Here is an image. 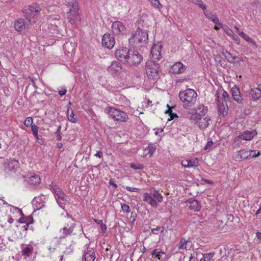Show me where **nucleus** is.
<instances>
[{
	"label": "nucleus",
	"mask_w": 261,
	"mask_h": 261,
	"mask_svg": "<svg viewBox=\"0 0 261 261\" xmlns=\"http://www.w3.org/2000/svg\"><path fill=\"white\" fill-rule=\"evenodd\" d=\"M28 219L29 220H31V221H30V222L27 221V222H25L27 223V224L23 226V227L24 228V230H27L30 223H33V218H28Z\"/></svg>",
	"instance_id": "52"
},
{
	"label": "nucleus",
	"mask_w": 261,
	"mask_h": 261,
	"mask_svg": "<svg viewBox=\"0 0 261 261\" xmlns=\"http://www.w3.org/2000/svg\"><path fill=\"white\" fill-rule=\"evenodd\" d=\"M163 199V196L156 190H153L150 193H144L143 201L153 207L156 208L158 206V203L161 202Z\"/></svg>",
	"instance_id": "4"
},
{
	"label": "nucleus",
	"mask_w": 261,
	"mask_h": 261,
	"mask_svg": "<svg viewBox=\"0 0 261 261\" xmlns=\"http://www.w3.org/2000/svg\"><path fill=\"white\" fill-rule=\"evenodd\" d=\"M122 69V67L119 61H115L112 62L108 67V71L112 75H116L119 74Z\"/></svg>",
	"instance_id": "13"
},
{
	"label": "nucleus",
	"mask_w": 261,
	"mask_h": 261,
	"mask_svg": "<svg viewBox=\"0 0 261 261\" xmlns=\"http://www.w3.org/2000/svg\"><path fill=\"white\" fill-rule=\"evenodd\" d=\"M260 154H261V153H260V151H258V152H257V153H254V154L252 155L251 158H256V157L258 156L259 155H260Z\"/></svg>",
	"instance_id": "64"
},
{
	"label": "nucleus",
	"mask_w": 261,
	"mask_h": 261,
	"mask_svg": "<svg viewBox=\"0 0 261 261\" xmlns=\"http://www.w3.org/2000/svg\"><path fill=\"white\" fill-rule=\"evenodd\" d=\"M48 251H49L50 253H53L56 250V248L49 246L48 248Z\"/></svg>",
	"instance_id": "62"
},
{
	"label": "nucleus",
	"mask_w": 261,
	"mask_h": 261,
	"mask_svg": "<svg viewBox=\"0 0 261 261\" xmlns=\"http://www.w3.org/2000/svg\"><path fill=\"white\" fill-rule=\"evenodd\" d=\"M137 215L134 212H132L131 213V216L130 217V220L132 223H134L137 218Z\"/></svg>",
	"instance_id": "46"
},
{
	"label": "nucleus",
	"mask_w": 261,
	"mask_h": 261,
	"mask_svg": "<svg viewBox=\"0 0 261 261\" xmlns=\"http://www.w3.org/2000/svg\"><path fill=\"white\" fill-rule=\"evenodd\" d=\"M212 19V20L213 21L214 23L216 24L219 25L221 28L223 29L225 25H223L222 23H220L219 22L218 17H211Z\"/></svg>",
	"instance_id": "40"
},
{
	"label": "nucleus",
	"mask_w": 261,
	"mask_h": 261,
	"mask_svg": "<svg viewBox=\"0 0 261 261\" xmlns=\"http://www.w3.org/2000/svg\"><path fill=\"white\" fill-rule=\"evenodd\" d=\"M225 33L229 36L231 37L232 39L236 42L238 44H239L240 38L239 36L233 33V31L228 27L225 25L223 29Z\"/></svg>",
	"instance_id": "23"
},
{
	"label": "nucleus",
	"mask_w": 261,
	"mask_h": 261,
	"mask_svg": "<svg viewBox=\"0 0 261 261\" xmlns=\"http://www.w3.org/2000/svg\"><path fill=\"white\" fill-rule=\"evenodd\" d=\"M197 94L195 90L187 89L179 93V98L182 102V106L185 109H189L194 106L197 99Z\"/></svg>",
	"instance_id": "2"
},
{
	"label": "nucleus",
	"mask_w": 261,
	"mask_h": 261,
	"mask_svg": "<svg viewBox=\"0 0 261 261\" xmlns=\"http://www.w3.org/2000/svg\"><path fill=\"white\" fill-rule=\"evenodd\" d=\"M76 17H67V19L68 21L71 24H75L76 22Z\"/></svg>",
	"instance_id": "51"
},
{
	"label": "nucleus",
	"mask_w": 261,
	"mask_h": 261,
	"mask_svg": "<svg viewBox=\"0 0 261 261\" xmlns=\"http://www.w3.org/2000/svg\"><path fill=\"white\" fill-rule=\"evenodd\" d=\"M115 41L113 35L105 34L102 38V46L106 48L111 49L114 46Z\"/></svg>",
	"instance_id": "11"
},
{
	"label": "nucleus",
	"mask_w": 261,
	"mask_h": 261,
	"mask_svg": "<svg viewBox=\"0 0 261 261\" xmlns=\"http://www.w3.org/2000/svg\"><path fill=\"white\" fill-rule=\"evenodd\" d=\"M190 119L195 120V124L201 130L204 129L206 128H207L210 124V122L211 121V119L210 117H206L204 118H202L199 115L195 116L194 117H193V116H191L190 117Z\"/></svg>",
	"instance_id": "8"
},
{
	"label": "nucleus",
	"mask_w": 261,
	"mask_h": 261,
	"mask_svg": "<svg viewBox=\"0 0 261 261\" xmlns=\"http://www.w3.org/2000/svg\"><path fill=\"white\" fill-rule=\"evenodd\" d=\"M188 164V160L182 161L181 162V166L185 168H188V167H187V166Z\"/></svg>",
	"instance_id": "55"
},
{
	"label": "nucleus",
	"mask_w": 261,
	"mask_h": 261,
	"mask_svg": "<svg viewBox=\"0 0 261 261\" xmlns=\"http://www.w3.org/2000/svg\"><path fill=\"white\" fill-rule=\"evenodd\" d=\"M112 29L114 33L118 34L124 31L125 27L120 21H115L112 23Z\"/></svg>",
	"instance_id": "24"
},
{
	"label": "nucleus",
	"mask_w": 261,
	"mask_h": 261,
	"mask_svg": "<svg viewBox=\"0 0 261 261\" xmlns=\"http://www.w3.org/2000/svg\"><path fill=\"white\" fill-rule=\"evenodd\" d=\"M161 229V227L158 226L155 228L151 229V232L155 234H158L159 233V231Z\"/></svg>",
	"instance_id": "48"
},
{
	"label": "nucleus",
	"mask_w": 261,
	"mask_h": 261,
	"mask_svg": "<svg viewBox=\"0 0 261 261\" xmlns=\"http://www.w3.org/2000/svg\"><path fill=\"white\" fill-rule=\"evenodd\" d=\"M186 69V67L180 62L173 64L169 69V72L172 74L182 73Z\"/></svg>",
	"instance_id": "16"
},
{
	"label": "nucleus",
	"mask_w": 261,
	"mask_h": 261,
	"mask_svg": "<svg viewBox=\"0 0 261 261\" xmlns=\"http://www.w3.org/2000/svg\"><path fill=\"white\" fill-rule=\"evenodd\" d=\"M33 251V247L30 245H27L21 251V254L22 255L26 256L27 257H29L31 254H32Z\"/></svg>",
	"instance_id": "30"
},
{
	"label": "nucleus",
	"mask_w": 261,
	"mask_h": 261,
	"mask_svg": "<svg viewBox=\"0 0 261 261\" xmlns=\"http://www.w3.org/2000/svg\"><path fill=\"white\" fill-rule=\"evenodd\" d=\"M165 113L168 114L170 116V118H168V121L172 120L174 119V118L178 117V115H177V114L175 113H173L172 112V110H170V109L166 110L165 111Z\"/></svg>",
	"instance_id": "35"
},
{
	"label": "nucleus",
	"mask_w": 261,
	"mask_h": 261,
	"mask_svg": "<svg viewBox=\"0 0 261 261\" xmlns=\"http://www.w3.org/2000/svg\"><path fill=\"white\" fill-rule=\"evenodd\" d=\"M41 9L40 7L36 4L29 6L28 8L24 7L22 12L26 15L37 16L40 14Z\"/></svg>",
	"instance_id": "10"
},
{
	"label": "nucleus",
	"mask_w": 261,
	"mask_h": 261,
	"mask_svg": "<svg viewBox=\"0 0 261 261\" xmlns=\"http://www.w3.org/2000/svg\"><path fill=\"white\" fill-rule=\"evenodd\" d=\"M253 151V150L243 149L239 151L238 155L240 156L241 160H245L248 159V158L251 155V152Z\"/></svg>",
	"instance_id": "29"
},
{
	"label": "nucleus",
	"mask_w": 261,
	"mask_h": 261,
	"mask_svg": "<svg viewBox=\"0 0 261 261\" xmlns=\"http://www.w3.org/2000/svg\"><path fill=\"white\" fill-rule=\"evenodd\" d=\"M73 249V247L71 245H70L69 247L66 248V250L64 251V253L66 254H69L72 252Z\"/></svg>",
	"instance_id": "45"
},
{
	"label": "nucleus",
	"mask_w": 261,
	"mask_h": 261,
	"mask_svg": "<svg viewBox=\"0 0 261 261\" xmlns=\"http://www.w3.org/2000/svg\"><path fill=\"white\" fill-rule=\"evenodd\" d=\"M148 34L147 31L143 30L139 27L138 28L135 33L133 34L129 39V42L136 44L140 43L142 44H146L148 43Z\"/></svg>",
	"instance_id": "5"
},
{
	"label": "nucleus",
	"mask_w": 261,
	"mask_h": 261,
	"mask_svg": "<svg viewBox=\"0 0 261 261\" xmlns=\"http://www.w3.org/2000/svg\"><path fill=\"white\" fill-rule=\"evenodd\" d=\"M222 97H223V102L224 103H227V101H229L230 100V97L228 93L224 91L222 93Z\"/></svg>",
	"instance_id": "37"
},
{
	"label": "nucleus",
	"mask_w": 261,
	"mask_h": 261,
	"mask_svg": "<svg viewBox=\"0 0 261 261\" xmlns=\"http://www.w3.org/2000/svg\"><path fill=\"white\" fill-rule=\"evenodd\" d=\"M95 259L94 249L89 245H86L84 247L83 261H94Z\"/></svg>",
	"instance_id": "9"
},
{
	"label": "nucleus",
	"mask_w": 261,
	"mask_h": 261,
	"mask_svg": "<svg viewBox=\"0 0 261 261\" xmlns=\"http://www.w3.org/2000/svg\"><path fill=\"white\" fill-rule=\"evenodd\" d=\"M249 94L251 95L252 99L253 101L258 100L261 97V88H259V85L257 88L251 89Z\"/></svg>",
	"instance_id": "22"
},
{
	"label": "nucleus",
	"mask_w": 261,
	"mask_h": 261,
	"mask_svg": "<svg viewBox=\"0 0 261 261\" xmlns=\"http://www.w3.org/2000/svg\"><path fill=\"white\" fill-rule=\"evenodd\" d=\"M33 122V118L31 117H28L24 122V124L27 127H30L32 125Z\"/></svg>",
	"instance_id": "38"
},
{
	"label": "nucleus",
	"mask_w": 261,
	"mask_h": 261,
	"mask_svg": "<svg viewBox=\"0 0 261 261\" xmlns=\"http://www.w3.org/2000/svg\"><path fill=\"white\" fill-rule=\"evenodd\" d=\"M67 92V90L66 89H63L60 91H59V94L60 96H63L66 94Z\"/></svg>",
	"instance_id": "56"
},
{
	"label": "nucleus",
	"mask_w": 261,
	"mask_h": 261,
	"mask_svg": "<svg viewBox=\"0 0 261 261\" xmlns=\"http://www.w3.org/2000/svg\"><path fill=\"white\" fill-rule=\"evenodd\" d=\"M29 182L30 184L33 185H38L40 182V177L37 175H34L33 176H32L30 178Z\"/></svg>",
	"instance_id": "32"
},
{
	"label": "nucleus",
	"mask_w": 261,
	"mask_h": 261,
	"mask_svg": "<svg viewBox=\"0 0 261 261\" xmlns=\"http://www.w3.org/2000/svg\"><path fill=\"white\" fill-rule=\"evenodd\" d=\"M194 3L196 5H199L200 7H201L203 10L206 9V6L203 4V2L201 0H196L194 2Z\"/></svg>",
	"instance_id": "42"
},
{
	"label": "nucleus",
	"mask_w": 261,
	"mask_h": 261,
	"mask_svg": "<svg viewBox=\"0 0 261 261\" xmlns=\"http://www.w3.org/2000/svg\"><path fill=\"white\" fill-rule=\"evenodd\" d=\"M54 188V193L58 197V199L63 201H67L69 199V197L67 196L63 191L59 187H55Z\"/></svg>",
	"instance_id": "21"
},
{
	"label": "nucleus",
	"mask_w": 261,
	"mask_h": 261,
	"mask_svg": "<svg viewBox=\"0 0 261 261\" xmlns=\"http://www.w3.org/2000/svg\"><path fill=\"white\" fill-rule=\"evenodd\" d=\"M49 187L51 188L53 190V192H54V188H55V187H58L56 184H55L53 181L51 182L50 184L48 185Z\"/></svg>",
	"instance_id": "59"
},
{
	"label": "nucleus",
	"mask_w": 261,
	"mask_h": 261,
	"mask_svg": "<svg viewBox=\"0 0 261 261\" xmlns=\"http://www.w3.org/2000/svg\"><path fill=\"white\" fill-rule=\"evenodd\" d=\"M162 45L160 43L154 44L151 50V54L152 58L155 60H159L161 56Z\"/></svg>",
	"instance_id": "17"
},
{
	"label": "nucleus",
	"mask_w": 261,
	"mask_h": 261,
	"mask_svg": "<svg viewBox=\"0 0 261 261\" xmlns=\"http://www.w3.org/2000/svg\"><path fill=\"white\" fill-rule=\"evenodd\" d=\"M108 114L115 120L126 122L128 119L127 114L123 111L113 107L108 108Z\"/></svg>",
	"instance_id": "6"
},
{
	"label": "nucleus",
	"mask_w": 261,
	"mask_h": 261,
	"mask_svg": "<svg viewBox=\"0 0 261 261\" xmlns=\"http://www.w3.org/2000/svg\"><path fill=\"white\" fill-rule=\"evenodd\" d=\"M214 255V253H208L203 254V258H201L199 261H211Z\"/></svg>",
	"instance_id": "33"
},
{
	"label": "nucleus",
	"mask_w": 261,
	"mask_h": 261,
	"mask_svg": "<svg viewBox=\"0 0 261 261\" xmlns=\"http://www.w3.org/2000/svg\"><path fill=\"white\" fill-rule=\"evenodd\" d=\"M159 64L156 62L148 61L146 64V73L147 77L151 80L156 81L160 77Z\"/></svg>",
	"instance_id": "3"
},
{
	"label": "nucleus",
	"mask_w": 261,
	"mask_h": 261,
	"mask_svg": "<svg viewBox=\"0 0 261 261\" xmlns=\"http://www.w3.org/2000/svg\"><path fill=\"white\" fill-rule=\"evenodd\" d=\"M32 131L33 134L38 133L39 127L36 125H32L31 126Z\"/></svg>",
	"instance_id": "50"
},
{
	"label": "nucleus",
	"mask_w": 261,
	"mask_h": 261,
	"mask_svg": "<svg viewBox=\"0 0 261 261\" xmlns=\"http://www.w3.org/2000/svg\"><path fill=\"white\" fill-rule=\"evenodd\" d=\"M185 203L189 207V208L193 212H199L201 209L200 202L195 198H190Z\"/></svg>",
	"instance_id": "14"
},
{
	"label": "nucleus",
	"mask_w": 261,
	"mask_h": 261,
	"mask_svg": "<svg viewBox=\"0 0 261 261\" xmlns=\"http://www.w3.org/2000/svg\"><path fill=\"white\" fill-rule=\"evenodd\" d=\"M109 183L110 185H112L115 189H116L118 187L117 185L114 182L113 179L112 178L110 179Z\"/></svg>",
	"instance_id": "54"
},
{
	"label": "nucleus",
	"mask_w": 261,
	"mask_h": 261,
	"mask_svg": "<svg viewBox=\"0 0 261 261\" xmlns=\"http://www.w3.org/2000/svg\"><path fill=\"white\" fill-rule=\"evenodd\" d=\"M126 189H127L128 191H130V192H135L136 191H138L139 189H137V188H132V187H128V186H126Z\"/></svg>",
	"instance_id": "53"
},
{
	"label": "nucleus",
	"mask_w": 261,
	"mask_h": 261,
	"mask_svg": "<svg viewBox=\"0 0 261 261\" xmlns=\"http://www.w3.org/2000/svg\"><path fill=\"white\" fill-rule=\"evenodd\" d=\"M67 218V223L70 224V223H73V222L74 221V219L70 216V215L68 214H66Z\"/></svg>",
	"instance_id": "49"
},
{
	"label": "nucleus",
	"mask_w": 261,
	"mask_h": 261,
	"mask_svg": "<svg viewBox=\"0 0 261 261\" xmlns=\"http://www.w3.org/2000/svg\"><path fill=\"white\" fill-rule=\"evenodd\" d=\"M189 242V241H187V240H186L184 238H182L181 240H180V241L179 242V243L178 244L177 246H178V248L179 249H187V244L188 243V242Z\"/></svg>",
	"instance_id": "34"
},
{
	"label": "nucleus",
	"mask_w": 261,
	"mask_h": 261,
	"mask_svg": "<svg viewBox=\"0 0 261 261\" xmlns=\"http://www.w3.org/2000/svg\"><path fill=\"white\" fill-rule=\"evenodd\" d=\"M231 93L233 99L238 103H242L243 99L241 97L239 88L234 86L231 89Z\"/></svg>",
	"instance_id": "20"
},
{
	"label": "nucleus",
	"mask_w": 261,
	"mask_h": 261,
	"mask_svg": "<svg viewBox=\"0 0 261 261\" xmlns=\"http://www.w3.org/2000/svg\"><path fill=\"white\" fill-rule=\"evenodd\" d=\"M130 167L134 169H142L143 168V166L141 164H135L134 163H132L130 164Z\"/></svg>",
	"instance_id": "39"
},
{
	"label": "nucleus",
	"mask_w": 261,
	"mask_h": 261,
	"mask_svg": "<svg viewBox=\"0 0 261 261\" xmlns=\"http://www.w3.org/2000/svg\"><path fill=\"white\" fill-rule=\"evenodd\" d=\"M46 200V198L45 196L41 194L40 196L38 197H36L34 199L33 202H36L37 203H39V206H38V209L41 208L44 206L45 205V201Z\"/></svg>",
	"instance_id": "28"
},
{
	"label": "nucleus",
	"mask_w": 261,
	"mask_h": 261,
	"mask_svg": "<svg viewBox=\"0 0 261 261\" xmlns=\"http://www.w3.org/2000/svg\"><path fill=\"white\" fill-rule=\"evenodd\" d=\"M75 225V223H70V224L67 223V226H64L63 228L60 229V232L61 233V234L59 238L60 239H64L68 236L70 235L73 232Z\"/></svg>",
	"instance_id": "12"
},
{
	"label": "nucleus",
	"mask_w": 261,
	"mask_h": 261,
	"mask_svg": "<svg viewBox=\"0 0 261 261\" xmlns=\"http://www.w3.org/2000/svg\"><path fill=\"white\" fill-rule=\"evenodd\" d=\"M31 23V20L28 17L24 18L20 17L14 22V28L16 31L19 33L23 32Z\"/></svg>",
	"instance_id": "7"
},
{
	"label": "nucleus",
	"mask_w": 261,
	"mask_h": 261,
	"mask_svg": "<svg viewBox=\"0 0 261 261\" xmlns=\"http://www.w3.org/2000/svg\"><path fill=\"white\" fill-rule=\"evenodd\" d=\"M207 107H205L203 104H200L196 109L192 111L191 114H192V116H193V117L197 115L201 117L202 116H204L207 113Z\"/></svg>",
	"instance_id": "18"
},
{
	"label": "nucleus",
	"mask_w": 261,
	"mask_h": 261,
	"mask_svg": "<svg viewBox=\"0 0 261 261\" xmlns=\"http://www.w3.org/2000/svg\"><path fill=\"white\" fill-rule=\"evenodd\" d=\"M67 117L69 121L72 123H76L77 120V117L74 114L73 111L72 110H69L68 109L67 110Z\"/></svg>",
	"instance_id": "31"
},
{
	"label": "nucleus",
	"mask_w": 261,
	"mask_h": 261,
	"mask_svg": "<svg viewBox=\"0 0 261 261\" xmlns=\"http://www.w3.org/2000/svg\"><path fill=\"white\" fill-rule=\"evenodd\" d=\"M216 99L218 105V113L220 115L223 117L226 116L228 113V108L227 103H224L223 102H222V103L220 102L218 93H216Z\"/></svg>",
	"instance_id": "15"
},
{
	"label": "nucleus",
	"mask_w": 261,
	"mask_h": 261,
	"mask_svg": "<svg viewBox=\"0 0 261 261\" xmlns=\"http://www.w3.org/2000/svg\"><path fill=\"white\" fill-rule=\"evenodd\" d=\"M95 156L99 158H101L102 157V152L100 150L97 151L95 154Z\"/></svg>",
	"instance_id": "58"
},
{
	"label": "nucleus",
	"mask_w": 261,
	"mask_h": 261,
	"mask_svg": "<svg viewBox=\"0 0 261 261\" xmlns=\"http://www.w3.org/2000/svg\"><path fill=\"white\" fill-rule=\"evenodd\" d=\"M257 134L256 131L253 130L252 131L245 130L238 136L239 138L244 140H251L253 137Z\"/></svg>",
	"instance_id": "19"
},
{
	"label": "nucleus",
	"mask_w": 261,
	"mask_h": 261,
	"mask_svg": "<svg viewBox=\"0 0 261 261\" xmlns=\"http://www.w3.org/2000/svg\"><path fill=\"white\" fill-rule=\"evenodd\" d=\"M198 165V162L196 161V160L194 159H191L188 160V164H187V167L188 168L189 167H196Z\"/></svg>",
	"instance_id": "36"
},
{
	"label": "nucleus",
	"mask_w": 261,
	"mask_h": 261,
	"mask_svg": "<svg viewBox=\"0 0 261 261\" xmlns=\"http://www.w3.org/2000/svg\"><path fill=\"white\" fill-rule=\"evenodd\" d=\"M69 6L70 7V9L69 11L67 12L68 14L72 16H76L80 15V13H79V8L78 7L77 3L76 2H74L71 5H69Z\"/></svg>",
	"instance_id": "26"
},
{
	"label": "nucleus",
	"mask_w": 261,
	"mask_h": 261,
	"mask_svg": "<svg viewBox=\"0 0 261 261\" xmlns=\"http://www.w3.org/2000/svg\"><path fill=\"white\" fill-rule=\"evenodd\" d=\"M162 254H165V252H163V251H159L158 252L156 255H155V257H158V259H161V257L162 256Z\"/></svg>",
	"instance_id": "57"
},
{
	"label": "nucleus",
	"mask_w": 261,
	"mask_h": 261,
	"mask_svg": "<svg viewBox=\"0 0 261 261\" xmlns=\"http://www.w3.org/2000/svg\"><path fill=\"white\" fill-rule=\"evenodd\" d=\"M121 208H122V210L124 213H129L130 212V207L126 204L123 203V204H121Z\"/></svg>",
	"instance_id": "44"
},
{
	"label": "nucleus",
	"mask_w": 261,
	"mask_h": 261,
	"mask_svg": "<svg viewBox=\"0 0 261 261\" xmlns=\"http://www.w3.org/2000/svg\"><path fill=\"white\" fill-rule=\"evenodd\" d=\"M19 163L15 159H10L7 163L6 168L9 171H14L18 167Z\"/></svg>",
	"instance_id": "25"
},
{
	"label": "nucleus",
	"mask_w": 261,
	"mask_h": 261,
	"mask_svg": "<svg viewBox=\"0 0 261 261\" xmlns=\"http://www.w3.org/2000/svg\"><path fill=\"white\" fill-rule=\"evenodd\" d=\"M61 125L58 126V128H57V130L55 132V134H61Z\"/></svg>",
	"instance_id": "63"
},
{
	"label": "nucleus",
	"mask_w": 261,
	"mask_h": 261,
	"mask_svg": "<svg viewBox=\"0 0 261 261\" xmlns=\"http://www.w3.org/2000/svg\"><path fill=\"white\" fill-rule=\"evenodd\" d=\"M150 2L152 5L154 6H158L159 4V2L158 0H151Z\"/></svg>",
	"instance_id": "61"
},
{
	"label": "nucleus",
	"mask_w": 261,
	"mask_h": 261,
	"mask_svg": "<svg viewBox=\"0 0 261 261\" xmlns=\"http://www.w3.org/2000/svg\"><path fill=\"white\" fill-rule=\"evenodd\" d=\"M156 146L154 143H149L148 145V147L144 149V154L146 156L148 154H149V156L150 157L153 153H154L155 150L156 149Z\"/></svg>",
	"instance_id": "27"
},
{
	"label": "nucleus",
	"mask_w": 261,
	"mask_h": 261,
	"mask_svg": "<svg viewBox=\"0 0 261 261\" xmlns=\"http://www.w3.org/2000/svg\"><path fill=\"white\" fill-rule=\"evenodd\" d=\"M239 36L248 42L252 41V40L249 38V36L245 34L243 32L239 33Z\"/></svg>",
	"instance_id": "41"
},
{
	"label": "nucleus",
	"mask_w": 261,
	"mask_h": 261,
	"mask_svg": "<svg viewBox=\"0 0 261 261\" xmlns=\"http://www.w3.org/2000/svg\"><path fill=\"white\" fill-rule=\"evenodd\" d=\"M197 258V253H194L193 254H191L189 261H196Z\"/></svg>",
	"instance_id": "47"
},
{
	"label": "nucleus",
	"mask_w": 261,
	"mask_h": 261,
	"mask_svg": "<svg viewBox=\"0 0 261 261\" xmlns=\"http://www.w3.org/2000/svg\"><path fill=\"white\" fill-rule=\"evenodd\" d=\"M115 55L121 62L129 66H137L143 59V57L137 50L129 49L127 47L117 49Z\"/></svg>",
	"instance_id": "1"
},
{
	"label": "nucleus",
	"mask_w": 261,
	"mask_h": 261,
	"mask_svg": "<svg viewBox=\"0 0 261 261\" xmlns=\"http://www.w3.org/2000/svg\"><path fill=\"white\" fill-rule=\"evenodd\" d=\"M100 228L102 231L105 232L107 229V226H106V224H105L104 223H102L100 225Z\"/></svg>",
	"instance_id": "60"
},
{
	"label": "nucleus",
	"mask_w": 261,
	"mask_h": 261,
	"mask_svg": "<svg viewBox=\"0 0 261 261\" xmlns=\"http://www.w3.org/2000/svg\"><path fill=\"white\" fill-rule=\"evenodd\" d=\"M214 144V142L211 140L210 141H208L205 146L204 147V149L205 150L207 149H210L212 148L213 145Z\"/></svg>",
	"instance_id": "43"
}]
</instances>
